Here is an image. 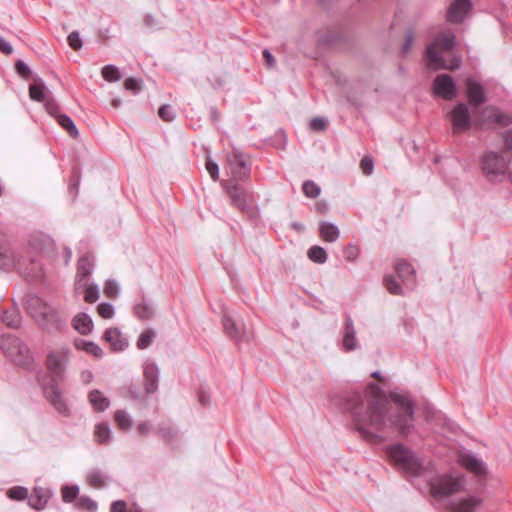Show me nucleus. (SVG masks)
Segmentation results:
<instances>
[{
  "mask_svg": "<svg viewBox=\"0 0 512 512\" xmlns=\"http://www.w3.org/2000/svg\"><path fill=\"white\" fill-rule=\"evenodd\" d=\"M369 390L365 397L354 393L347 400V408L360 434L369 440L382 441L384 437L379 433L390 427L401 435H409L414 429V409L409 397L392 393L394 406H391L376 384L371 383Z\"/></svg>",
  "mask_w": 512,
  "mask_h": 512,
  "instance_id": "1",
  "label": "nucleus"
},
{
  "mask_svg": "<svg viewBox=\"0 0 512 512\" xmlns=\"http://www.w3.org/2000/svg\"><path fill=\"white\" fill-rule=\"evenodd\" d=\"M70 358L71 350L67 347L50 351L46 358V366L51 374V381L43 387V393L51 405L62 415H68L69 408L57 382L64 379Z\"/></svg>",
  "mask_w": 512,
  "mask_h": 512,
  "instance_id": "2",
  "label": "nucleus"
},
{
  "mask_svg": "<svg viewBox=\"0 0 512 512\" xmlns=\"http://www.w3.org/2000/svg\"><path fill=\"white\" fill-rule=\"evenodd\" d=\"M27 313L43 329L53 331L62 326V320L58 312L37 295H28L25 300Z\"/></svg>",
  "mask_w": 512,
  "mask_h": 512,
  "instance_id": "3",
  "label": "nucleus"
},
{
  "mask_svg": "<svg viewBox=\"0 0 512 512\" xmlns=\"http://www.w3.org/2000/svg\"><path fill=\"white\" fill-rule=\"evenodd\" d=\"M456 46V38L452 32H442L437 35L433 42L426 48V58L428 64L433 69H448L454 70L460 66L461 59L453 58L450 64H447L445 60L440 56L437 49L443 51H451Z\"/></svg>",
  "mask_w": 512,
  "mask_h": 512,
  "instance_id": "4",
  "label": "nucleus"
},
{
  "mask_svg": "<svg viewBox=\"0 0 512 512\" xmlns=\"http://www.w3.org/2000/svg\"><path fill=\"white\" fill-rule=\"evenodd\" d=\"M35 265L34 255H24V248L12 245L0 232V268L4 270L26 269L27 265Z\"/></svg>",
  "mask_w": 512,
  "mask_h": 512,
  "instance_id": "5",
  "label": "nucleus"
},
{
  "mask_svg": "<svg viewBox=\"0 0 512 512\" xmlns=\"http://www.w3.org/2000/svg\"><path fill=\"white\" fill-rule=\"evenodd\" d=\"M387 455L398 469L411 476H419L423 469L421 460L402 444H395L387 449Z\"/></svg>",
  "mask_w": 512,
  "mask_h": 512,
  "instance_id": "6",
  "label": "nucleus"
},
{
  "mask_svg": "<svg viewBox=\"0 0 512 512\" xmlns=\"http://www.w3.org/2000/svg\"><path fill=\"white\" fill-rule=\"evenodd\" d=\"M431 493L434 497H448L466 489L467 481L460 473L438 475L429 481Z\"/></svg>",
  "mask_w": 512,
  "mask_h": 512,
  "instance_id": "7",
  "label": "nucleus"
},
{
  "mask_svg": "<svg viewBox=\"0 0 512 512\" xmlns=\"http://www.w3.org/2000/svg\"><path fill=\"white\" fill-rule=\"evenodd\" d=\"M0 348L7 357L18 365H26L29 362L28 347L15 336H2Z\"/></svg>",
  "mask_w": 512,
  "mask_h": 512,
  "instance_id": "8",
  "label": "nucleus"
},
{
  "mask_svg": "<svg viewBox=\"0 0 512 512\" xmlns=\"http://www.w3.org/2000/svg\"><path fill=\"white\" fill-rule=\"evenodd\" d=\"M507 168L506 159L499 153L488 152L482 158V170L489 181L504 177Z\"/></svg>",
  "mask_w": 512,
  "mask_h": 512,
  "instance_id": "9",
  "label": "nucleus"
},
{
  "mask_svg": "<svg viewBox=\"0 0 512 512\" xmlns=\"http://www.w3.org/2000/svg\"><path fill=\"white\" fill-rule=\"evenodd\" d=\"M222 326L224 333L238 345L243 342H249L252 339V333L246 329L244 324L236 321L228 313L223 314Z\"/></svg>",
  "mask_w": 512,
  "mask_h": 512,
  "instance_id": "10",
  "label": "nucleus"
},
{
  "mask_svg": "<svg viewBox=\"0 0 512 512\" xmlns=\"http://www.w3.org/2000/svg\"><path fill=\"white\" fill-rule=\"evenodd\" d=\"M449 117L452 123L453 134L464 133L470 129L472 121L466 104H457L450 112Z\"/></svg>",
  "mask_w": 512,
  "mask_h": 512,
  "instance_id": "11",
  "label": "nucleus"
},
{
  "mask_svg": "<svg viewBox=\"0 0 512 512\" xmlns=\"http://www.w3.org/2000/svg\"><path fill=\"white\" fill-rule=\"evenodd\" d=\"M144 390L147 394H154L158 390L160 368L152 359H146L142 365Z\"/></svg>",
  "mask_w": 512,
  "mask_h": 512,
  "instance_id": "12",
  "label": "nucleus"
},
{
  "mask_svg": "<svg viewBox=\"0 0 512 512\" xmlns=\"http://www.w3.org/2000/svg\"><path fill=\"white\" fill-rule=\"evenodd\" d=\"M226 192L231 199V205L243 212L250 210V203L253 202L252 194L240 187L238 184H231L226 187Z\"/></svg>",
  "mask_w": 512,
  "mask_h": 512,
  "instance_id": "13",
  "label": "nucleus"
},
{
  "mask_svg": "<svg viewBox=\"0 0 512 512\" xmlns=\"http://www.w3.org/2000/svg\"><path fill=\"white\" fill-rule=\"evenodd\" d=\"M433 89L436 95L445 100H452L457 95V88L453 78L448 74L438 75L433 82Z\"/></svg>",
  "mask_w": 512,
  "mask_h": 512,
  "instance_id": "14",
  "label": "nucleus"
},
{
  "mask_svg": "<svg viewBox=\"0 0 512 512\" xmlns=\"http://www.w3.org/2000/svg\"><path fill=\"white\" fill-rule=\"evenodd\" d=\"M472 8L470 0H455L447 11V20L452 23H460Z\"/></svg>",
  "mask_w": 512,
  "mask_h": 512,
  "instance_id": "15",
  "label": "nucleus"
},
{
  "mask_svg": "<svg viewBox=\"0 0 512 512\" xmlns=\"http://www.w3.org/2000/svg\"><path fill=\"white\" fill-rule=\"evenodd\" d=\"M482 499L470 495L464 498H458L450 502L449 509L452 512H475V510L481 505Z\"/></svg>",
  "mask_w": 512,
  "mask_h": 512,
  "instance_id": "16",
  "label": "nucleus"
},
{
  "mask_svg": "<svg viewBox=\"0 0 512 512\" xmlns=\"http://www.w3.org/2000/svg\"><path fill=\"white\" fill-rule=\"evenodd\" d=\"M75 292L83 293L84 300L87 303H94L100 297L99 286L89 280H75Z\"/></svg>",
  "mask_w": 512,
  "mask_h": 512,
  "instance_id": "17",
  "label": "nucleus"
},
{
  "mask_svg": "<svg viewBox=\"0 0 512 512\" xmlns=\"http://www.w3.org/2000/svg\"><path fill=\"white\" fill-rule=\"evenodd\" d=\"M52 496V491L44 487H34L31 495L28 498L29 505L35 510H43L49 499Z\"/></svg>",
  "mask_w": 512,
  "mask_h": 512,
  "instance_id": "18",
  "label": "nucleus"
},
{
  "mask_svg": "<svg viewBox=\"0 0 512 512\" xmlns=\"http://www.w3.org/2000/svg\"><path fill=\"white\" fill-rule=\"evenodd\" d=\"M230 169L232 177L236 181L245 180L250 175V165L237 153L230 160Z\"/></svg>",
  "mask_w": 512,
  "mask_h": 512,
  "instance_id": "19",
  "label": "nucleus"
},
{
  "mask_svg": "<svg viewBox=\"0 0 512 512\" xmlns=\"http://www.w3.org/2000/svg\"><path fill=\"white\" fill-rule=\"evenodd\" d=\"M103 339L108 342L114 351H122L128 347V340L118 328H108L103 334Z\"/></svg>",
  "mask_w": 512,
  "mask_h": 512,
  "instance_id": "20",
  "label": "nucleus"
},
{
  "mask_svg": "<svg viewBox=\"0 0 512 512\" xmlns=\"http://www.w3.org/2000/svg\"><path fill=\"white\" fill-rule=\"evenodd\" d=\"M396 272L407 289L412 290L416 285L415 270L411 264L405 261H399L396 264Z\"/></svg>",
  "mask_w": 512,
  "mask_h": 512,
  "instance_id": "21",
  "label": "nucleus"
},
{
  "mask_svg": "<svg viewBox=\"0 0 512 512\" xmlns=\"http://www.w3.org/2000/svg\"><path fill=\"white\" fill-rule=\"evenodd\" d=\"M342 345L344 350L348 352L355 350L358 346L356 331L354 329L353 320L350 316H347L345 319Z\"/></svg>",
  "mask_w": 512,
  "mask_h": 512,
  "instance_id": "22",
  "label": "nucleus"
},
{
  "mask_svg": "<svg viewBox=\"0 0 512 512\" xmlns=\"http://www.w3.org/2000/svg\"><path fill=\"white\" fill-rule=\"evenodd\" d=\"M460 464L475 474H483L485 472L484 462L470 452L461 453L459 456Z\"/></svg>",
  "mask_w": 512,
  "mask_h": 512,
  "instance_id": "23",
  "label": "nucleus"
},
{
  "mask_svg": "<svg viewBox=\"0 0 512 512\" xmlns=\"http://www.w3.org/2000/svg\"><path fill=\"white\" fill-rule=\"evenodd\" d=\"M466 85H467V96H468L469 102L474 107H479L486 100L484 91H483V87L481 86L480 83L474 81L471 78L467 79Z\"/></svg>",
  "mask_w": 512,
  "mask_h": 512,
  "instance_id": "24",
  "label": "nucleus"
},
{
  "mask_svg": "<svg viewBox=\"0 0 512 512\" xmlns=\"http://www.w3.org/2000/svg\"><path fill=\"white\" fill-rule=\"evenodd\" d=\"M86 481L88 485L95 489H102L110 481L109 475L99 468H93L87 472Z\"/></svg>",
  "mask_w": 512,
  "mask_h": 512,
  "instance_id": "25",
  "label": "nucleus"
},
{
  "mask_svg": "<svg viewBox=\"0 0 512 512\" xmlns=\"http://www.w3.org/2000/svg\"><path fill=\"white\" fill-rule=\"evenodd\" d=\"M1 321L9 328L16 329L20 327L22 317L16 303L8 310L0 311Z\"/></svg>",
  "mask_w": 512,
  "mask_h": 512,
  "instance_id": "26",
  "label": "nucleus"
},
{
  "mask_svg": "<svg viewBox=\"0 0 512 512\" xmlns=\"http://www.w3.org/2000/svg\"><path fill=\"white\" fill-rule=\"evenodd\" d=\"M93 259L89 255H84L78 260L76 280H89L93 271Z\"/></svg>",
  "mask_w": 512,
  "mask_h": 512,
  "instance_id": "27",
  "label": "nucleus"
},
{
  "mask_svg": "<svg viewBox=\"0 0 512 512\" xmlns=\"http://www.w3.org/2000/svg\"><path fill=\"white\" fill-rule=\"evenodd\" d=\"M88 400L96 412H103L110 405L109 399L105 397L103 393L97 389L89 392Z\"/></svg>",
  "mask_w": 512,
  "mask_h": 512,
  "instance_id": "28",
  "label": "nucleus"
},
{
  "mask_svg": "<svg viewBox=\"0 0 512 512\" xmlns=\"http://www.w3.org/2000/svg\"><path fill=\"white\" fill-rule=\"evenodd\" d=\"M73 327L82 335H87L92 331L93 321L86 313L77 314L72 321Z\"/></svg>",
  "mask_w": 512,
  "mask_h": 512,
  "instance_id": "29",
  "label": "nucleus"
},
{
  "mask_svg": "<svg viewBox=\"0 0 512 512\" xmlns=\"http://www.w3.org/2000/svg\"><path fill=\"white\" fill-rule=\"evenodd\" d=\"M49 90L45 86L42 80H34L33 83L29 85V96L32 100L37 102H45L47 98Z\"/></svg>",
  "mask_w": 512,
  "mask_h": 512,
  "instance_id": "30",
  "label": "nucleus"
},
{
  "mask_svg": "<svg viewBox=\"0 0 512 512\" xmlns=\"http://www.w3.org/2000/svg\"><path fill=\"white\" fill-rule=\"evenodd\" d=\"M319 233L322 239L326 242H335L340 236L338 227L335 224L326 221L319 223Z\"/></svg>",
  "mask_w": 512,
  "mask_h": 512,
  "instance_id": "31",
  "label": "nucleus"
},
{
  "mask_svg": "<svg viewBox=\"0 0 512 512\" xmlns=\"http://www.w3.org/2000/svg\"><path fill=\"white\" fill-rule=\"evenodd\" d=\"M95 441L99 444H106L112 439V430L108 423L102 422L95 426L94 431Z\"/></svg>",
  "mask_w": 512,
  "mask_h": 512,
  "instance_id": "32",
  "label": "nucleus"
},
{
  "mask_svg": "<svg viewBox=\"0 0 512 512\" xmlns=\"http://www.w3.org/2000/svg\"><path fill=\"white\" fill-rule=\"evenodd\" d=\"M75 346L78 349L83 350L86 353L91 354L97 358H100L103 355V350L101 349V347L98 344L91 342V341H86V340H82V339L77 340L75 342Z\"/></svg>",
  "mask_w": 512,
  "mask_h": 512,
  "instance_id": "33",
  "label": "nucleus"
},
{
  "mask_svg": "<svg viewBox=\"0 0 512 512\" xmlns=\"http://www.w3.org/2000/svg\"><path fill=\"white\" fill-rule=\"evenodd\" d=\"M57 121L59 125L67 131L70 137L77 138L78 137V129L74 123V121L66 114L58 115Z\"/></svg>",
  "mask_w": 512,
  "mask_h": 512,
  "instance_id": "34",
  "label": "nucleus"
},
{
  "mask_svg": "<svg viewBox=\"0 0 512 512\" xmlns=\"http://www.w3.org/2000/svg\"><path fill=\"white\" fill-rule=\"evenodd\" d=\"M157 433L166 443L173 447L176 446L178 436L172 427L169 425H161L159 426Z\"/></svg>",
  "mask_w": 512,
  "mask_h": 512,
  "instance_id": "35",
  "label": "nucleus"
},
{
  "mask_svg": "<svg viewBox=\"0 0 512 512\" xmlns=\"http://www.w3.org/2000/svg\"><path fill=\"white\" fill-rule=\"evenodd\" d=\"M156 332L152 329L144 330L137 340V348L140 350L148 348L156 338Z\"/></svg>",
  "mask_w": 512,
  "mask_h": 512,
  "instance_id": "36",
  "label": "nucleus"
},
{
  "mask_svg": "<svg viewBox=\"0 0 512 512\" xmlns=\"http://www.w3.org/2000/svg\"><path fill=\"white\" fill-rule=\"evenodd\" d=\"M308 257L315 263L323 264L327 260V253L323 247L315 245L309 248Z\"/></svg>",
  "mask_w": 512,
  "mask_h": 512,
  "instance_id": "37",
  "label": "nucleus"
},
{
  "mask_svg": "<svg viewBox=\"0 0 512 512\" xmlns=\"http://www.w3.org/2000/svg\"><path fill=\"white\" fill-rule=\"evenodd\" d=\"M114 420L122 430H128L132 426V419L124 410H117L114 415Z\"/></svg>",
  "mask_w": 512,
  "mask_h": 512,
  "instance_id": "38",
  "label": "nucleus"
},
{
  "mask_svg": "<svg viewBox=\"0 0 512 512\" xmlns=\"http://www.w3.org/2000/svg\"><path fill=\"white\" fill-rule=\"evenodd\" d=\"M384 285L386 289L389 291V293L393 295H402L403 294V288L398 283V281L395 279L393 275H386L383 279Z\"/></svg>",
  "mask_w": 512,
  "mask_h": 512,
  "instance_id": "39",
  "label": "nucleus"
},
{
  "mask_svg": "<svg viewBox=\"0 0 512 512\" xmlns=\"http://www.w3.org/2000/svg\"><path fill=\"white\" fill-rule=\"evenodd\" d=\"M102 77L109 82L120 80L121 75L117 67L113 65H106L102 68Z\"/></svg>",
  "mask_w": 512,
  "mask_h": 512,
  "instance_id": "40",
  "label": "nucleus"
},
{
  "mask_svg": "<svg viewBox=\"0 0 512 512\" xmlns=\"http://www.w3.org/2000/svg\"><path fill=\"white\" fill-rule=\"evenodd\" d=\"M62 500L66 503L73 502L79 494V487L76 485L69 486L65 485L62 490Z\"/></svg>",
  "mask_w": 512,
  "mask_h": 512,
  "instance_id": "41",
  "label": "nucleus"
},
{
  "mask_svg": "<svg viewBox=\"0 0 512 512\" xmlns=\"http://www.w3.org/2000/svg\"><path fill=\"white\" fill-rule=\"evenodd\" d=\"M302 190L305 196L308 198H316L320 195V187L313 181H305L302 185Z\"/></svg>",
  "mask_w": 512,
  "mask_h": 512,
  "instance_id": "42",
  "label": "nucleus"
},
{
  "mask_svg": "<svg viewBox=\"0 0 512 512\" xmlns=\"http://www.w3.org/2000/svg\"><path fill=\"white\" fill-rule=\"evenodd\" d=\"M134 309L140 319H147L153 314V306L146 302L137 304Z\"/></svg>",
  "mask_w": 512,
  "mask_h": 512,
  "instance_id": "43",
  "label": "nucleus"
},
{
  "mask_svg": "<svg viewBox=\"0 0 512 512\" xmlns=\"http://www.w3.org/2000/svg\"><path fill=\"white\" fill-rule=\"evenodd\" d=\"M158 115L163 121L171 122L175 119L176 112L171 105L164 104L159 108Z\"/></svg>",
  "mask_w": 512,
  "mask_h": 512,
  "instance_id": "44",
  "label": "nucleus"
},
{
  "mask_svg": "<svg viewBox=\"0 0 512 512\" xmlns=\"http://www.w3.org/2000/svg\"><path fill=\"white\" fill-rule=\"evenodd\" d=\"M7 495L13 500H24L28 496V490L22 486H15L7 491Z\"/></svg>",
  "mask_w": 512,
  "mask_h": 512,
  "instance_id": "45",
  "label": "nucleus"
},
{
  "mask_svg": "<svg viewBox=\"0 0 512 512\" xmlns=\"http://www.w3.org/2000/svg\"><path fill=\"white\" fill-rule=\"evenodd\" d=\"M98 314L105 318L110 319L114 316V307L111 303L102 302L97 307Z\"/></svg>",
  "mask_w": 512,
  "mask_h": 512,
  "instance_id": "46",
  "label": "nucleus"
},
{
  "mask_svg": "<svg viewBox=\"0 0 512 512\" xmlns=\"http://www.w3.org/2000/svg\"><path fill=\"white\" fill-rule=\"evenodd\" d=\"M206 170L208 171L210 177L217 181L219 179V166L212 159L208 158L206 161Z\"/></svg>",
  "mask_w": 512,
  "mask_h": 512,
  "instance_id": "47",
  "label": "nucleus"
},
{
  "mask_svg": "<svg viewBox=\"0 0 512 512\" xmlns=\"http://www.w3.org/2000/svg\"><path fill=\"white\" fill-rule=\"evenodd\" d=\"M78 505L89 512H95L98 507L97 503L89 497H81L78 501Z\"/></svg>",
  "mask_w": 512,
  "mask_h": 512,
  "instance_id": "48",
  "label": "nucleus"
},
{
  "mask_svg": "<svg viewBox=\"0 0 512 512\" xmlns=\"http://www.w3.org/2000/svg\"><path fill=\"white\" fill-rule=\"evenodd\" d=\"M68 44L74 50H79L82 47V41L80 39L79 33L77 31H73L68 35Z\"/></svg>",
  "mask_w": 512,
  "mask_h": 512,
  "instance_id": "49",
  "label": "nucleus"
},
{
  "mask_svg": "<svg viewBox=\"0 0 512 512\" xmlns=\"http://www.w3.org/2000/svg\"><path fill=\"white\" fill-rule=\"evenodd\" d=\"M360 168L365 175H370L374 169V163L371 157L365 156L360 161Z\"/></svg>",
  "mask_w": 512,
  "mask_h": 512,
  "instance_id": "50",
  "label": "nucleus"
},
{
  "mask_svg": "<svg viewBox=\"0 0 512 512\" xmlns=\"http://www.w3.org/2000/svg\"><path fill=\"white\" fill-rule=\"evenodd\" d=\"M104 293L107 297H115L118 294V285L114 280H107L104 286Z\"/></svg>",
  "mask_w": 512,
  "mask_h": 512,
  "instance_id": "51",
  "label": "nucleus"
},
{
  "mask_svg": "<svg viewBox=\"0 0 512 512\" xmlns=\"http://www.w3.org/2000/svg\"><path fill=\"white\" fill-rule=\"evenodd\" d=\"M17 73L25 79H28L31 75L29 66L22 60H18L15 64Z\"/></svg>",
  "mask_w": 512,
  "mask_h": 512,
  "instance_id": "52",
  "label": "nucleus"
},
{
  "mask_svg": "<svg viewBox=\"0 0 512 512\" xmlns=\"http://www.w3.org/2000/svg\"><path fill=\"white\" fill-rule=\"evenodd\" d=\"M44 105H45V109H46V111H47L50 115H52V116H54V117H56V118H58V115H61V114L59 113V106H58V104L55 102V100H54V99H52V98L47 99V100L44 102Z\"/></svg>",
  "mask_w": 512,
  "mask_h": 512,
  "instance_id": "53",
  "label": "nucleus"
},
{
  "mask_svg": "<svg viewBox=\"0 0 512 512\" xmlns=\"http://www.w3.org/2000/svg\"><path fill=\"white\" fill-rule=\"evenodd\" d=\"M326 121L321 117H314L310 121V128L314 131H322L326 128Z\"/></svg>",
  "mask_w": 512,
  "mask_h": 512,
  "instance_id": "54",
  "label": "nucleus"
},
{
  "mask_svg": "<svg viewBox=\"0 0 512 512\" xmlns=\"http://www.w3.org/2000/svg\"><path fill=\"white\" fill-rule=\"evenodd\" d=\"M490 117H493V119L500 124L508 125L510 123V118L503 113H501L498 110H493Z\"/></svg>",
  "mask_w": 512,
  "mask_h": 512,
  "instance_id": "55",
  "label": "nucleus"
},
{
  "mask_svg": "<svg viewBox=\"0 0 512 512\" xmlns=\"http://www.w3.org/2000/svg\"><path fill=\"white\" fill-rule=\"evenodd\" d=\"M124 85L127 90H130L135 94L138 93L140 90V83L135 78H128L125 81Z\"/></svg>",
  "mask_w": 512,
  "mask_h": 512,
  "instance_id": "56",
  "label": "nucleus"
},
{
  "mask_svg": "<svg viewBox=\"0 0 512 512\" xmlns=\"http://www.w3.org/2000/svg\"><path fill=\"white\" fill-rule=\"evenodd\" d=\"M110 512H127L126 502L123 500H116L111 504Z\"/></svg>",
  "mask_w": 512,
  "mask_h": 512,
  "instance_id": "57",
  "label": "nucleus"
},
{
  "mask_svg": "<svg viewBox=\"0 0 512 512\" xmlns=\"http://www.w3.org/2000/svg\"><path fill=\"white\" fill-rule=\"evenodd\" d=\"M0 51L4 54H11L13 51L12 46L4 38L0 37Z\"/></svg>",
  "mask_w": 512,
  "mask_h": 512,
  "instance_id": "58",
  "label": "nucleus"
},
{
  "mask_svg": "<svg viewBox=\"0 0 512 512\" xmlns=\"http://www.w3.org/2000/svg\"><path fill=\"white\" fill-rule=\"evenodd\" d=\"M151 429H152V424L148 421H143V422L139 423V425H138V431L142 435L149 434Z\"/></svg>",
  "mask_w": 512,
  "mask_h": 512,
  "instance_id": "59",
  "label": "nucleus"
},
{
  "mask_svg": "<svg viewBox=\"0 0 512 512\" xmlns=\"http://www.w3.org/2000/svg\"><path fill=\"white\" fill-rule=\"evenodd\" d=\"M263 57H264L268 67H273L274 66L275 59H274L273 55L270 53V51L268 49H265L263 51Z\"/></svg>",
  "mask_w": 512,
  "mask_h": 512,
  "instance_id": "60",
  "label": "nucleus"
},
{
  "mask_svg": "<svg viewBox=\"0 0 512 512\" xmlns=\"http://www.w3.org/2000/svg\"><path fill=\"white\" fill-rule=\"evenodd\" d=\"M144 23L147 27H150V28L158 27V23L156 22V19L152 15H146L144 17Z\"/></svg>",
  "mask_w": 512,
  "mask_h": 512,
  "instance_id": "61",
  "label": "nucleus"
},
{
  "mask_svg": "<svg viewBox=\"0 0 512 512\" xmlns=\"http://www.w3.org/2000/svg\"><path fill=\"white\" fill-rule=\"evenodd\" d=\"M210 118L213 123H217L220 120V112L214 106L210 107Z\"/></svg>",
  "mask_w": 512,
  "mask_h": 512,
  "instance_id": "62",
  "label": "nucleus"
},
{
  "mask_svg": "<svg viewBox=\"0 0 512 512\" xmlns=\"http://www.w3.org/2000/svg\"><path fill=\"white\" fill-rule=\"evenodd\" d=\"M412 41H413V36L411 33H409L407 36H406V39H405V42L402 46V50L403 52H407L409 49H410V46L412 44Z\"/></svg>",
  "mask_w": 512,
  "mask_h": 512,
  "instance_id": "63",
  "label": "nucleus"
},
{
  "mask_svg": "<svg viewBox=\"0 0 512 512\" xmlns=\"http://www.w3.org/2000/svg\"><path fill=\"white\" fill-rule=\"evenodd\" d=\"M505 145L508 149H512V130H509L504 135Z\"/></svg>",
  "mask_w": 512,
  "mask_h": 512,
  "instance_id": "64",
  "label": "nucleus"
}]
</instances>
